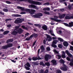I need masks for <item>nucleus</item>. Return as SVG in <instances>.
<instances>
[{
  "label": "nucleus",
  "instance_id": "10",
  "mask_svg": "<svg viewBox=\"0 0 73 73\" xmlns=\"http://www.w3.org/2000/svg\"><path fill=\"white\" fill-rule=\"evenodd\" d=\"M38 36V35L37 34L33 33V34L32 35L30 36V38H33V37H34L35 38H36Z\"/></svg>",
  "mask_w": 73,
  "mask_h": 73
},
{
  "label": "nucleus",
  "instance_id": "18",
  "mask_svg": "<svg viewBox=\"0 0 73 73\" xmlns=\"http://www.w3.org/2000/svg\"><path fill=\"white\" fill-rule=\"evenodd\" d=\"M51 62H52L53 64L54 65H56V63L57 62L56 60H51Z\"/></svg>",
  "mask_w": 73,
  "mask_h": 73
},
{
  "label": "nucleus",
  "instance_id": "16",
  "mask_svg": "<svg viewBox=\"0 0 73 73\" xmlns=\"http://www.w3.org/2000/svg\"><path fill=\"white\" fill-rule=\"evenodd\" d=\"M62 53L63 54L62 55V58H65L66 57V56H65V52L62 51Z\"/></svg>",
  "mask_w": 73,
  "mask_h": 73
},
{
  "label": "nucleus",
  "instance_id": "62",
  "mask_svg": "<svg viewBox=\"0 0 73 73\" xmlns=\"http://www.w3.org/2000/svg\"><path fill=\"white\" fill-rule=\"evenodd\" d=\"M52 38L51 37L48 39V41H50L52 40Z\"/></svg>",
  "mask_w": 73,
  "mask_h": 73
},
{
  "label": "nucleus",
  "instance_id": "26",
  "mask_svg": "<svg viewBox=\"0 0 73 73\" xmlns=\"http://www.w3.org/2000/svg\"><path fill=\"white\" fill-rule=\"evenodd\" d=\"M69 27H73V22L69 23Z\"/></svg>",
  "mask_w": 73,
  "mask_h": 73
},
{
  "label": "nucleus",
  "instance_id": "48",
  "mask_svg": "<svg viewBox=\"0 0 73 73\" xmlns=\"http://www.w3.org/2000/svg\"><path fill=\"white\" fill-rule=\"evenodd\" d=\"M48 72H49V70L48 69H47L45 71H44V73H48Z\"/></svg>",
  "mask_w": 73,
  "mask_h": 73
},
{
  "label": "nucleus",
  "instance_id": "31",
  "mask_svg": "<svg viewBox=\"0 0 73 73\" xmlns=\"http://www.w3.org/2000/svg\"><path fill=\"white\" fill-rule=\"evenodd\" d=\"M32 59L33 61H36V60H37V57H33L32 58Z\"/></svg>",
  "mask_w": 73,
  "mask_h": 73
},
{
  "label": "nucleus",
  "instance_id": "44",
  "mask_svg": "<svg viewBox=\"0 0 73 73\" xmlns=\"http://www.w3.org/2000/svg\"><path fill=\"white\" fill-rule=\"evenodd\" d=\"M58 46L59 48H61V49L62 48V46L61 44H58Z\"/></svg>",
  "mask_w": 73,
  "mask_h": 73
},
{
  "label": "nucleus",
  "instance_id": "8",
  "mask_svg": "<svg viewBox=\"0 0 73 73\" xmlns=\"http://www.w3.org/2000/svg\"><path fill=\"white\" fill-rule=\"evenodd\" d=\"M50 19L51 20L54 21L55 22H61V21H62L60 19H56L53 18H50Z\"/></svg>",
  "mask_w": 73,
  "mask_h": 73
},
{
  "label": "nucleus",
  "instance_id": "37",
  "mask_svg": "<svg viewBox=\"0 0 73 73\" xmlns=\"http://www.w3.org/2000/svg\"><path fill=\"white\" fill-rule=\"evenodd\" d=\"M31 36H30L29 37H27L26 38V40L27 41H29L30 40H31Z\"/></svg>",
  "mask_w": 73,
  "mask_h": 73
},
{
  "label": "nucleus",
  "instance_id": "47",
  "mask_svg": "<svg viewBox=\"0 0 73 73\" xmlns=\"http://www.w3.org/2000/svg\"><path fill=\"white\" fill-rule=\"evenodd\" d=\"M64 25H65V26H66V27H69V25L68 24V23H64Z\"/></svg>",
  "mask_w": 73,
  "mask_h": 73
},
{
  "label": "nucleus",
  "instance_id": "46",
  "mask_svg": "<svg viewBox=\"0 0 73 73\" xmlns=\"http://www.w3.org/2000/svg\"><path fill=\"white\" fill-rule=\"evenodd\" d=\"M62 72L60 70H57L56 71V73H61Z\"/></svg>",
  "mask_w": 73,
  "mask_h": 73
},
{
  "label": "nucleus",
  "instance_id": "28",
  "mask_svg": "<svg viewBox=\"0 0 73 73\" xmlns=\"http://www.w3.org/2000/svg\"><path fill=\"white\" fill-rule=\"evenodd\" d=\"M32 64H33L34 65H35V66H36L38 65V63H37V62H32Z\"/></svg>",
  "mask_w": 73,
  "mask_h": 73
},
{
  "label": "nucleus",
  "instance_id": "13",
  "mask_svg": "<svg viewBox=\"0 0 73 73\" xmlns=\"http://www.w3.org/2000/svg\"><path fill=\"white\" fill-rule=\"evenodd\" d=\"M12 17H21V15L18 14H13L12 15Z\"/></svg>",
  "mask_w": 73,
  "mask_h": 73
},
{
  "label": "nucleus",
  "instance_id": "55",
  "mask_svg": "<svg viewBox=\"0 0 73 73\" xmlns=\"http://www.w3.org/2000/svg\"><path fill=\"white\" fill-rule=\"evenodd\" d=\"M9 40H10V42H12L13 41V38H10L9 39Z\"/></svg>",
  "mask_w": 73,
  "mask_h": 73
},
{
  "label": "nucleus",
  "instance_id": "39",
  "mask_svg": "<svg viewBox=\"0 0 73 73\" xmlns=\"http://www.w3.org/2000/svg\"><path fill=\"white\" fill-rule=\"evenodd\" d=\"M44 13V14L45 15H49L50 14V13L49 12L46 11H45Z\"/></svg>",
  "mask_w": 73,
  "mask_h": 73
},
{
  "label": "nucleus",
  "instance_id": "43",
  "mask_svg": "<svg viewBox=\"0 0 73 73\" xmlns=\"http://www.w3.org/2000/svg\"><path fill=\"white\" fill-rule=\"evenodd\" d=\"M29 35V33H26L25 35V38H26V37H27V36H28V35Z\"/></svg>",
  "mask_w": 73,
  "mask_h": 73
},
{
  "label": "nucleus",
  "instance_id": "12",
  "mask_svg": "<svg viewBox=\"0 0 73 73\" xmlns=\"http://www.w3.org/2000/svg\"><path fill=\"white\" fill-rule=\"evenodd\" d=\"M65 52L66 53L67 55H68V57H72V55L70 53H69L68 50H66Z\"/></svg>",
  "mask_w": 73,
  "mask_h": 73
},
{
  "label": "nucleus",
  "instance_id": "30",
  "mask_svg": "<svg viewBox=\"0 0 73 73\" xmlns=\"http://www.w3.org/2000/svg\"><path fill=\"white\" fill-rule=\"evenodd\" d=\"M58 39L59 41H60V42H63L64 41L63 39L61 38H58Z\"/></svg>",
  "mask_w": 73,
  "mask_h": 73
},
{
  "label": "nucleus",
  "instance_id": "50",
  "mask_svg": "<svg viewBox=\"0 0 73 73\" xmlns=\"http://www.w3.org/2000/svg\"><path fill=\"white\" fill-rule=\"evenodd\" d=\"M25 68L26 69V70H30V68H29V67L25 66Z\"/></svg>",
  "mask_w": 73,
  "mask_h": 73
},
{
  "label": "nucleus",
  "instance_id": "14",
  "mask_svg": "<svg viewBox=\"0 0 73 73\" xmlns=\"http://www.w3.org/2000/svg\"><path fill=\"white\" fill-rule=\"evenodd\" d=\"M42 28L43 29V30H44V31H47L48 29V27L46 25H43L42 27Z\"/></svg>",
  "mask_w": 73,
  "mask_h": 73
},
{
  "label": "nucleus",
  "instance_id": "63",
  "mask_svg": "<svg viewBox=\"0 0 73 73\" xmlns=\"http://www.w3.org/2000/svg\"><path fill=\"white\" fill-rule=\"evenodd\" d=\"M6 3H7V4H11V2L9 1H6Z\"/></svg>",
  "mask_w": 73,
  "mask_h": 73
},
{
  "label": "nucleus",
  "instance_id": "49",
  "mask_svg": "<svg viewBox=\"0 0 73 73\" xmlns=\"http://www.w3.org/2000/svg\"><path fill=\"white\" fill-rule=\"evenodd\" d=\"M57 56L58 57V59L59 60L61 58V56L60 55H57Z\"/></svg>",
  "mask_w": 73,
  "mask_h": 73
},
{
  "label": "nucleus",
  "instance_id": "35",
  "mask_svg": "<svg viewBox=\"0 0 73 73\" xmlns=\"http://www.w3.org/2000/svg\"><path fill=\"white\" fill-rule=\"evenodd\" d=\"M34 25L35 26V27H39V28L41 27V25H39V24H34Z\"/></svg>",
  "mask_w": 73,
  "mask_h": 73
},
{
  "label": "nucleus",
  "instance_id": "42",
  "mask_svg": "<svg viewBox=\"0 0 73 73\" xmlns=\"http://www.w3.org/2000/svg\"><path fill=\"white\" fill-rule=\"evenodd\" d=\"M26 66H28V67H31V64H29V63L27 62L26 64Z\"/></svg>",
  "mask_w": 73,
  "mask_h": 73
},
{
  "label": "nucleus",
  "instance_id": "60",
  "mask_svg": "<svg viewBox=\"0 0 73 73\" xmlns=\"http://www.w3.org/2000/svg\"><path fill=\"white\" fill-rule=\"evenodd\" d=\"M0 14L2 15H4V13L1 11H0Z\"/></svg>",
  "mask_w": 73,
  "mask_h": 73
},
{
  "label": "nucleus",
  "instance_id": "17",
  "mask_svg": "<svg viewBox=\"0 0 73 73\" xmlns=\"http://www.w3.org/2000/svg\"><path fill=\"white\" fill-rule=\"evenodd\" d=\"M35 12H36V10H33L32 9H31L30 11V14H34Z\"/></svg>",
  "mask_w": 73,
  "mask_h": 73
},
{
  "label": "nucleus",
  "instance_id": "45",
  "mask_svg": "<svg viewBox=\"0 0 73 73\" xmlns=\"http://www.w3.org/2000/svg\"><path fill=\"white\" fill-rule=\"evenodd\" d=\"M46 50L47 51H50V48L49 47H48L46 48Z\"/></svg>",
  "mask_w": 73,
  "mask_h": 73
},
{
  "label": "nucleus",
  "instance_id": "59",
  "mask_svg": "<svg viewBox=\"0 0 73 73\" xmlns=\"http://www.w3.org/2000/svg\"><path fill=\"white\" fill-rule=\"evenodd\" d=\"M70 50H72L73 51V46H70Z\"/></svg>",
  "mask_w": 73,
  "mask_h": 73
},
{
  "label": "nucleus",
  "instance_id": "57",
  "mask_svg": "<svg viewBox=\"0 0 73 73\" xmlns=\"http://www.w3.org/2000/svg\"><path fill=\"white\" fill-rule=\"evenodd\" d=\"M32 58H31V57L29 56V58H28V60H29V61H32Z\"/></svg>",
  "mask_w": 73,
  "mask_h": 73
},
{
  "label": "nucleus",
  "instance_id": "6",
  "mask_svg": "<svg viewBox=\"0 0 73 73\" xmlns=\"http://www.w3.org/2000/svg\"><path fill=\"white\" fill-rule=\"evenodd\" d=\"M63 67H60V69L62 70H63V71H66L67 69L66 65L65 64H64L63 65Z\"/></svg>",
  "mask_w": 73,
  "mask_h": 73
},
{
  "label": "nucleus",
  "instance_id": "52",
  "mask_svg": "<svg viewBox=\"0 0 73 73\" xmlns=\"http://www.w3.org/2000/svg\"><path fill=\"white\" fill-rule=\"evenodd\" d=\"M36 42H37V40H36L34 42L33 44V46H35V45L36 44Z\"/></svg>",
  "mask_w": 73,
  "mask_h": 73
},
{
  "label": "nucleus",
  "instance_id": "53",
  "mask_svg": "<svg viewBox=\"0 0 73 73\" xmlns=\"http://www.w3.org/2000/svg\"><path fill=\"white\" fill-rule=\"evenodd\" d=\"M69 65L71 66H73V62H71L70 63Z\"/></svg>",
  "mask_w": 73,
  "mask_h": 73
},
{
  "label": "nucleus",
  "instance_id": "9",
  "mask_svg": "<svg viewBox=\"0 0 73 73\" xmlns=\"http://www.w3.org/2000/svg\"><path fill=\"white\" fill-rule=\"evenodd\" d=\"M17 32H18V33L19 34H21V33H23L24 30L22 29L21 28H20L18 29Z\"/></svg>",
  "mask_w": 73,
  "mask_h": 73
},
{
  "label": "nucleus",
  "instance_id": "34",
  "mask_svg": "<svg viewBox=\"0 0 73 73\" xmlns=\"http://www.w3.org/2000/svg\"><path fill=\"white\" fill-rule=\"evenodd\" d=\"M41 50H42V51L43 52L44 50H45V48H44V46L43 45H42L41 46Z\"/></svg>",
  "mask_w": 73,
  "mask_h": 73
},
{
  "label": "nucleus",
  "instance_id": "51",
  "mask_svg": "<svg viewBox=\"0 0 73 73\" xmlns=\"http://www.w3.org/2000/svg\"><path fill=\"white\" fill-rule=\"evenodd\" d=\"M11 20H12V19H6L5 21H11Z\"/></svg>",
  "mask_w": 73,
  "mask_h": 73
},
{
  "label": "nucleus",
  "instance_id": "15",
  "mask_svg": "<svg viewBox=\"0 0 73 73\" xmlns=\"http://www.w3.org/2000/svg\"><path fill=\"white\" fill-rule=\"evenodd\" d=\"M17 33H18L17 31H16L15 30H14V31L11 33V35H16Z\"/></svg>",
  "mask_w": 73,
  "mask_h": 73
},
{
  "label": "nucleus",
  "instance_id": "56",
  "mask_svg": "<svg viewBox=\"0 0 73 73\" xmlns=\"http://www.w3.org/2000/svg\"><path fill=\"white\" fill-rule=\"evenodd\" d=\"M66 58L67 60L68 61H70V58L69 57H67Z\"/></svg>",
  "mask_w": 73,
  "mask_h": 73
},
{
  "label": "nucleus",
  "instance_id": "2",
  "mask_svg": "<svg viewBox=\"0 0 73 73\" xmlns=\"http://www.w3.org/2000/svg\"><path fill=\"white\" fill-rule=\"evenodd\" d=\"M24 19H22L20 18H18L15 21L14 23L15 24H20V23H22Z\"/></svg>",
  "mask_w": 73,
  "mask_h": 73
},
{
  "label": "nucleus",
  "instance_id": "4",
  "mask_svg": "<svg viewBox=\"0 0 73 73\" xmlns=\"http://www.w3.org/2000/svg\"><path fill=\"white\" fill-rule=\"evenodd\" d=\"M51 58H52V56L48 54L46 55L44 57L45 60L46 61H48V59H50Z\"/></svg>",
  "mask_w": 73,
  "mask_h": 73
},
{
  "label": "nucleus",
  "instance_id": "7",
  "mask_svg": "<svg viewBox=\"0 0 73 73\" xmlns=\"http://www.w3.org/2000/svg\"><path fill=\"white\" fill-rule=\"evenodd\" d=\"M65 19L66 20H70L71 19H73V15L70 16L68 15H66L65 17Z\"/></svg>",
  "mask_w": 73,
  "mask_h": 73
},
{
  "label": "nucleus",
  "instance_id": "41",
  "mask_svg": "<svg viewBox=\"0 0 73 73\" xmlns=\"http://www.w3.org/2000/svg\"><path fill=\"white\" fill-rule=\"evenodd\" d=\"M3 11L4 12H8V9H3Z\"/></svg>",
  "mask_w": 73,
  "mask_h": 73
},
{
  "label": "nucleus",
  "instance_id": "23",
  "mask_svg": "<svg viewBox=\"0 0 73 73\" xmlns=\"http://www.w3.org/2000/svg\"><path fill=\"white\" fill-rule=\"evenodd\" d=\"M12 45H13V44H12V43H9V44L7 45L8 48H10V47H12Z\"/></svg>",
  "mask_w": 73,
  "mask_h": 73
},
{
  "label": "nucleus",
  "instance_id": "1",
  "mask_svg": "<svg viewBox=\"0 0 73 73\" xmlns=\"http://www.w3.org/2000/svg\"><path fill=\"white\" fill-rule=\"evenodd\" d=\"M28 2L30 4H34L35 5H40L42 4V3L38 1H35L33 0H29L28 1Z\"/></svg>",
  "mask_w": 73,
  "mask_h": 73
},
{
  "label": "nucleus",
  "instance_id": "64",
  "mask_svg": "<svg viewBox=\"0 0 73 73\" xmlns=\"http://www.w3.org/2000/svg\"><path fill=\"white\" fill-rule=\"evenodd\" d=\"M46 37H47V38H50V36L49 35H47Z\"/></svg>",
  "mask_w": 73,
  "mask_h": 73
},
{
  "label": "nucleus",
  "instance_id": "58",
  "mask_svg": "<svg viewBox=\"0 0 73 73\" xmlns=\"http://www.w3.org/2000/svg\"><path fill=\"white\" fill-rule=\"evenodd\" d=\"M54 52L55 53H56L57 54H58V52L56 50H54Z\"/></svg>",
  "mask_w": 73,
  "mask_h": 73
},
{
  "label": "nucleus",
  "instance_id": "20",
  "mask_svg": "<svg viewBox=\"0 0 73 73\" xmlns=\"http://www.w3.org/2000/svg\"><path fill=\"white\" fill-rule=\"evenodd\" d=\"M39 65H42L43 66H45V64H44L43 62H40L39 63Z\"/></svg>",
  "mask_w": 73,
  "mask_h": 73
},
{
  "label": "nucleus",
  "instance_id": "40",
  "mask_svg": "<svg viewBox=\"0 0 73 73\" xmlns=\"http://www.w3.org/2000/svg\"><path fill=\"white\" fill-rule=\"evenodd\" d=\"M50 4L48 2H47L44 3L43 5H49Z\"/></svg>",
  "mask_w": 73,
  "mask_h": 73
},
{
  "label": "nucleus",
  "instance_id": "61",
  "mask_svg": "<svg viewBox=\"0 0 73 73\" xmlns=\"http://www.w3.org/2000/svg\"><path fill=\"white\" fill-rule=\"evenodd\" d=\"M39 73H44V70H40Z\"/></svg>",
  "mask_w": 73,
  "mask_h": 73
},
{
  "label": "nucleus",
  "instance_id": "33",
  "mask_svg": "<svg viewBox=\"0 0 73 73\" xmlns=\"http://www.w3.org/2000/svg\"><path fill=\"white\" fill-rule=\"evenodd\" d=\"M52 47H53V48H57V46L55 44H53V43L52 44Z\"/></svg>",
  "mask_w": 73,
  "mask_h": 73
},
{
  "label": "nucleus",
  "instance_id": "11",
  "mask_svg": "<svg viewBox=\"0 0 73 73\" xmlns=\"http://www.w3.org/2000/svg\"><path fill=\"white\" fill-rule=\"evenodd\" d=\"M66 14H64L62 15H59V17L60 19H64L65 16Z\"/></svg>",
  "mask_w": 73,
  "mask_h": 73
},
{
  "label": "nucleus",
  "instance_id": "29",
  "mask_svg": "<svg viewBox=\"0 0 73 73\" xmlns=\"http://www.w3.org/2000/svg\"><path fill=\"white\" fill-rule=\"evenodd\" d=\"M2 49H6L8 48V46L7 45L6 46H3L2 47Z\"/></svg>",
  "mask_w": 73,
  "mask_h": 73
},
{
  "label": "nucleus",
  "instance_id": "25",
  "mask_svg": "<svg viewBox=\"0 0 73 73\" xmlns=\"http://www.w3.org/2000/svg\"><path fill=\"white\" fill-rule=\"evenodd\" d=\"M21 27L23 28L24 29H25V30H26V31H28V28L27 27H25V26H21Z\"/></svg>",
  "mask_w": 73,
  "mask_h": 73
},
{
  "label": "nucleus",
  "instance_id": "5",
  "mask_svg": "<svg viewBox=\"0 0 73 73\" xmlns=\"http://www.w3.org/2000/svg\"><path fill=\"white\" fill-rule=\"evenodd\" d=\"M29 8H35V9L38 10V8L36 7V6L33 5H29Z\"/></svg>",
  "mask_w": 73,
  "mask_h": 73
},
{
  "label": "nucleus",
  "instance_id": "3",
  "mask_svg": "<svg viewBox=\"0 0 73 73\" xmlns=\"http://www.w3.org/2000/svg\"><path fill=\"white\" fill-rule=\"evenodd\" d=\"M43 15L42 13H39L38 14L33 15V17L34 18H40V17L42 16Z\"/></svg>",
  "mask_w": 73,
  "mask_h": 73
},
{
  "label": "nucleus",
  "instance_id": "32",
  "mask_svg": "<svg viewBox=\"0 0 73 73\" xmlns=\"http://www.w3.org/2000/svg\"><path fill=\"white\" fill-rule=\"evenodd\" d=\"M72 5H69L68 6V8L69 10H71V9H72Z\"/></svg>",
  "mask_w": 73,
  "mask_h": 73
},
{
  "label": "nucleus",
  "instance_id": "27",
  "mask_svg": "<svg viewBox=\"0 0 73 73\" xmlns=\"http://www.w3.org/2000/svg\"><path fill=\"white\" fill-rule=\"evenodd\" d=\"M45 66H50V63L49 62H46L45 63Z\"/></svg>",
  "mask_w": 73,
  "mask_h": 73
},
{
  "label": "nucleus",
  "instance_id": "22",
  "mask_svg": "<svg viewBox=\"0 0 73 73\" xmlns=\"http://www.w3.org/2000/svg\"><path fill=\"white\" fill-rule=\"evenodd\" d=\"M59 62L61 63V64H63V65H64V63H65V61L62 60V59H61L60 61Z\"/></svg>",
  "mask_w": 73,
  "mask_h": 73
},
{
  "label": "nucleus",
  "instance_id": "19",
  "mask_svg": "<svg viewBox=\"0 0 73 73\" xmlns=\"http://www.w3.org/2000/svg\"><path fill=\"white\" fill-rule=\"evenodd\" d=\"M63 45L64 46H68V43L67 42H63Z\"/></svg>",
  "mask_w": 73,
  "mask_h": 73
},
{
  "label": "nucleus",
  "instance_id": "38",
  "mask_svg": "<svg viewBox=\"0 0 73 73\" xmlns=\"http://www.w3.org/2000/svg\"><path fill=\"white\" fill-rule=\"evenodd\" d=\"M25 11L26 12H28L30 13V11H31V9H25Z\"/></svg>",
  "mask_w": 73,
  "mask_h": 73
},
{
  "label": "nucleus",
  "instance_id": "54",
  "mask_svg": "<svg viewBox=\"0 0 73 73\" xmlns=\"http://www.w3.org/2000/svg\"><path fill=\"white\" fill-rule=\"evenodd\" d=\"M15 1H16L17 0V1H26V0H15Z\"/></svg>",
  "mask_w": 73,
  "mask_h": 73
},
{
  "label": "nucleus",
  "instance_id": "21",
  "mask_svg": "<svg viewBox=\"0 0 73 73\" xmlns=\"http://www.w3.org/2000/svg\"><path fill=\"white\" fill-rule=\"evenodd\" d=\"M9 33V31H6L3 32V35H6L7 34H8Z\"/></svg>",
  "mask_w": 73,
  "mask_h": 73
},
{
  "label": "nucleus",
  "instance_id": "36",
  "mask_svg": "<svg viewBox=\"0 0 73 73\" xmlns=\"http://www.w3.org/2000/svg\"><path fill=\"white\" fill-rule=\"evenodd\" d=\"M20 27L19 26H16L15 27V31H18V30H19V27Z\"/></svg>",
  "mask_w": 73,
  "mask_h": 73
},
{
  "label": "nucleus",
  "instance_id": "24",
  "mask_svg": "<svg viewBox=\"0 0 73 73\" xmlns=\"http://www.w3.org/2000/svg\"><path fill=\"white\" fill-rule=\"evenodd\" d=\"M58 41L57 40H54L53 41L52 44H56L58 42Z\"/></svg>",
  "mask_w": 73,
  "mask_h": 73
}]
</instances>
